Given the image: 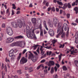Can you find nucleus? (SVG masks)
Instances as JSON below:
<instances>
[{
  "label": "nucleus",
  "instance_id": "7ed1b4c3",
  "mask_svg": "<svg viewBox=\"0 0 78 78\" xmlns=\"http://www.w3.org/2000/svg\"><path fill=\"white\" fill-rule=\"evenodd\" d=\"M63 32H64V30H63V27H62L61 28V27H60L59 28V26L58 27V28L57 30V33H59V34H57L56 36V37L57 38H58L59 37V36L60 35H61V34H62V33H63Z\"/></svg>",
  "mask_w": 78,
  "mask_h": 78
},
{
  "label": "nucleus",
  "instance_id": "338daca9",
  "mask_svg": "<svg viewBox=\"0 0 78 78\" xmlns=\"http://www.w3.org/2000/svg\"><path fill=\"white\" fill-rule=\"evenodd\" d=\"M75 2H74L72 4V6H75Z\"/></svg>",
  "mask_w": 78,
  "mask_h": 78
},
{
  "label": "nucleus",
  "instance_id": "0e129e2a",
  "mask_svg": "<svg viewBox=\"0 0 78 78\" xmlns=\"http://www.w3.org/2000/svg\"><path fill=\"white\" fill-rule=\"evenodd\" d=\"M75 42L76 43V44H78V39H76L75 40Z\"/></svg>",
  "mask_w": 78,
  "mask_h": 78
},
{
  "label": "nucleus",
  "instance_id": "4468645a",
  "mask_svg": "<svg viewBox=\"0 0 78 78\" xmlns=\"http://www.w3.org/2000/svg\"><path fill=\"white\" fill-rule=\"evenodd\" d=\"M9 57H11L12 56H14V53L13 52V51L11 50L9 52Z\"/></svg>",
  "mask_w": 78,
  "mask_h": 78
},
{
  "label": "nucleus",
  "instance_id": "f8f14e48",
  "mask_svg": "<svg viewBox=\"0 0 78 78\" xmlns=\"http://www.w3.org/2000/svg\"><path fill=\"white\" fill-rule=\"evenodd\" d=\"M49 34L51 36H54V31L52 30H49Z\"/></svg>",
  "mask_w": 78,
  "mask_h": 78
},
{
  "label": "nucleus",
  "instance_id": "6ab92c4d",
  "mask_svg": "<svg viewBox=\"0 0 78 78\" xmlns=\"http://www.w3.org/2000/svg\"><path fill=\"white\" fill-rule=\"evenodd\" d=\"M74 9V11H76V14H78V7H75Z\"/></svg>",
  "mask_w": 78,
  "mask_h": 78
},
{
  "label": "nucleus",
  "instance_id": "9b49d317",
  "mask_svg": "<svg viewBox=\"0 0 78 78\" xmlns=\"http://www.w3.org/2000/svg\"><path fill=\"white\" fill-rule=\"evenodd\" d=\"M55 65V62L53 61H50L48 63V66H51Z\"/></svg>",
  "mask_w": 78,
  "mask_h": 78
},
{
  "label": "nucleus",
  "instance_id": "774afa93",
  "mask_svg": "<svg viewBox=\"0 0 78 78\" xmlns=\"http://www.w3.org/2000/svg\"><path fill=\"white\" fill-rule=\"evenodd\" d=\"M29 6L30 8L32 7L33 6V5H32V4H30V5Z\"/></svg>",
  "mask_w": 78,
  "mask_h": 78
},
{
  "label": "nucleus",
  "instance_id": "e2e57ef3",
  "mask_svg": "<svg viewBox=\"0 0 78 78\" xmlns=\"http://www.w3.org/2000/svg\"><path fill=\"white\" fill-rule=\"evenodd\" d=\"M44 34H46V33H47V32L45 30H44Z\"/></svg>",
  "mask_w": 78,
  "mask_h": 78
},
{
  "label": "nucleus",
  "instance_id": "c85d7f7f",
  "mask_svg": "<svg viewBox=\"0 0 78 78\" xmlns=\"http://www.w3.org/2000/svg\"><path fill=\"white\" fill-rule=\"evenodd\" d=\"M31 60L33 62H34L36 61V58L34 57L33 58L31 59Z\"/></svg>",
  "mask_w": 78,
  "mask_h": 78
},
{
  "label": "nucleus",
  "instance_id": "4be33fe9",
  "mask_svg": "<svg viewBox=\"0 0 78 78\" xmlns=\"http://www.w3.org/2000/svg\"><path fill=\"white\" fill-rule=\"evenodd\" d=\"M6 14L8 15V16L10 15V12L9 11V9H7L6 11Z\"/></svg>",
  "mask_w": 78,
  "mask_h": 78
},
{
  "label": "nucleus",
  "instance_id": "473e14b6",
  "mask_svg": "<svg viewBox=\"0 0 78 78\" xmlns=\"http://www.w3.org/2000/svg\"><path fill=\"white\" fill-rule=\"evenodd\" d=\"M39 46H39V45H37L34 46V50H36V48H37V47Z\"/></svg>",
  "mask_w": 78,
  "mask_h": 78
},
{
  "label": "nucleus",
  "instance_id": "aec40b11",
  "mask_svg": "<svg viewBox=\"0 0 78 78\" xmlns=\"http://www.w3.org/2000/svg\"><path fill=\"white\" fill-rule=\"evenodd\" d=\"M28 70H29V73H31L33 71V69L32 67H30L29 69H28Z\"/></svg>",
  "mask_w": 78,
  "mask_h": 78
},
{
  "label": "nucleus",
  "instance_id": "412c9836",
  "mask_svg": "<svg viewBox=\"0 0 78 78\" xmlns=\"http://www.w3.org/2000/svg\"><path fill=\"white\" fill-rule=\"evenodd\" d=\"M74 63L76 67H78V61L75 60L74 61Z\"/></svg>",
  "mask_w": 78,
  "mask_h": 78
},
{
  "label": "nucleus",
  "instance_id": "2f4dec72",
  "mask_svg": "<svg viewBox=\"0 0 78 78\" xmlns=\"http://www.w3.org/2000/svg\"><path fill=\"white\" fill-rule=\"evenodd\" d=\"M48 23L49 26H50L51 27V28H53V24H51L50 22H49Z\"/></svg>",
  "mask_w": 78,
  "mask_h": 78
},
{
  "label": "nucleus",
  "instance_id": "a211bd4d",
  "mask_svg": "<svg viewBox=\"0 0 78 78\" xmlns=\"http://www.w3.org/2000/svg\"><path fill=\"white\" fill-rule=\"evenodd\" d=\"M23 38V37L21 35H20L19 36L16 37H15V39H22V38Z\"/></svg>",
  "mask_w": 78,
  "mask_h": 78
},
{
  "label": "nucleus",
  "instance_id": "37998d69",
  "mask_svg": "<svg viewBox=\"0 0 78 78\" xmlns=\"http://www.w3.org/2000/svg\"><path fill=\"white\" fill-rule=\"evenodd\" d=\"M58 58H59V61H61V55H59L58 56Z\"/></svg>",
  "mask_w": 78,
  "mask_h": 78
},
{
  "label": "nucleus",
  "instance_id": "7c9ffc66",
  "mask_svg": "<svg viewBox=\"0 0 78 78\" xmlns=\"http://www.w3.org/2000/svg\"><path fill=\"white\" fill-rule=\"evenodd\" d=\"M12 6H13L12 8L14 9H16V5L15 4H12Z\"/></svg>",
  "mask_w": 78,
  "mask_h": 78
},
{
  "label": "nucleus",
  "instance_id": "5701e85b",
  "mask_svg": "<svg viewBox=\"0 0 78 78\" xmlns=\"http://www.w3.org/2000/svg\"><path fill=\"white\" fill-rule=\"evenodd\" d=\"M57 2L58 5H60V6H62V5H63V3H62L61 2L57 1Z\"/></svg>",
  "mask_w": 78,
  "mask_h": 78
},
{
  "label": "nucleus",
  "instance_id": "6e6552de",
  "mask_svg": "<svg viewBox=\"0 0 78 78\" xmlns=\"http://www.w3.org/2000/svg\"><path fill=\"white\" fill-rule=\"evenodd\" d=\"M28 61V60L27 59L23 57L20 60V63L21 64H23L26 63Z\"/></svg>",
  "mask_w": 78,
  "mask_h": 78
},
{
  "label": "nucleus",
  "instance_id": "4d7b16f0",
  "mask_svg": "<svg viewBox=\"0 0 78 78\" xmlns=\"http://www.w3.org/2000/svg\"><path fill=\"white\" fill-rule=\"evenodd\" d=\"M64 36H65V33H63L62 35L61 36V37H62H62H63Z\"/></svg>",
  "mask_w": 78,
  "mask_h": 78
},
{
  "label": "nucleus",
  "instance_id": "69168bd1",
  "mask_svg": "<svg viewBox=\"0 0 78 78\" xmlns=\"http://www.w3.org/2000/svg\"><path fill=\"white\" fill-rule=\"evenodd\" d=\"M50 10H51V8L50 7L48 8V11L49 12Z\"/></svg>",
  "mask_w": 78,
  "mask_h": 78
},
{
  "label": "nucleus",
  "instance_id": "c756f323",
  "mask_svg": "<svg viewBox=\"0 0 78 78\" xmlns=\"http://www.w3.org/2000/svg\"><path fill=\"white\" fill-rule=\"evenodd\" d=\"M12 50L13 51V53H17V52L18 51L17 49H12Z\"/></svg>",
  "mask_w": 78,
  "mask_h": 78
},
{
  "label": "nucleus",
  "instance_id": "09e8293b",
  "mask_svg": "<svg viewBox=\"0 0 78 78\" xmlns=\"http://www.w3.org/2000/svg\"><path fill=\"white\" fill-rule=\"evenodd\" d=\"M27 51V49H24L23 52V54H25V52Z\"/></svg>",
  "mask_w": 78,
  "mask_h": 78
},
{
  "label": "nucleus",
  "instance_id": "a18cd8bd",
  "mask_svg": "<svg viewBox=\"0 0 78 78\" xmlns=\"http://www.w3.org/2000/svg\"><path fill=\"white\" fill-rule=\"evenodd\" d=\"M2 6H4V7H5V9H7V7H6V5H4V4H2Z\"/></svg>",
  "mask_w": 78,
  "mask_h": 78
},
{
  "label": "nucleus",
  "instance_id": "72a5a7b5",
  "mask_svg": "<svg viewBox=\"0 0 78 78\" xmlns=\"http://www.w3.org/2000/svg\"><path fill=\"white\" fill-rule=\"evenodd\" d=\"M70 51L71 53H70V54L71 55H74V49H73V50H70L69 51Z\"/></svg>",
  "mask_w": 78,
  "mask_h": 78
},
{
  "label": "nucleus",
  "instance_id": "3c124183",
  "mask_svg": "<svg viewBox=\"0 0 78 78\" xmlns=\"http://www.w3.org/2000/svg\"><path fill=\"white\" fill-rule=\"evenodd\" d=\"M58 8L59 9H61V8H62V9H64V10L65 9H64V5L63 7H62L60 6H59Z\"/></svg>",
  "mask_w": 78,
  "mask_h": 78
},
{
  "label": "nucleus",
  "instance_id": "4c0bfd02",
  "mask_svg": "<svg viewBox=\"0 0 78 78\" xmlns=\"http://www.w3.org/2000/svg\"><path fill=\"white\" fill-rule=\"evenodd\" d=\"M70 15L69 14H67L66 15V17L67 19H69L70 18Z\"/></svg>",
  "mask_w": 78,
  "mask_h": 78
},
{
  "label": "nucleus",
  "instance_id": "39448f33",
  "mask_svg": "<svg viewBox=\"0 0 78 78\" xmlns=\"http://www.w3.org/2000/svg\"><path fill=\"white\" fill-rule=\"evenodd\" d=\"M16 45H18L22 48L23 47V46L22 45V43L21 42H14L12 43L11 45V47H14V46H16Z\"/></svg>",
  "mask_w": 78,
  "mask_h": 78
},
{
  "label": "nucleus",
  "instance_id": "393cba45",
  "mask_svg": "<svg viewBox=\"0 0 78 78\" xmlns=\"http://www.w3.org/2000/svg\"><path fill=\"white\" fill-rule=\"evenodd\" d=\"M40 36L41 37H43L44 36L43 34V30H40Z\"/></svg>",
  "mask_w": 78,
  "mask_h": 78
},
{
  "label": "nucleus",
  "instance_id": "b1692460",
  "mask_svg": "<svg viewBox=\"0 0 78 78\" xmlns=\"http://www.w3.org/2000/svg\"><path fill=\"white\" fill-rule=\"evenodd\" d=\"M62 69L63 70H64V71H66V70H67V67L66 66H63L62 67Z\"/></svg>",
  "mask_w": 78,
  "mask_h": 78
},
{
  "label": "nucleus",
  "instance_id": "49530a36",
  "mask_svg": "<svg viewBox=\"0 0 78 78\" xmlns=\"http://www.w3.org/2000/svg\"><path fill=\"white\" fill-rule=\"evenodd\" d=\"M55 10L56 11V12H59V8H56L55 9Z\"/></svg>",
  "mask_w": 78,
  "mask_h": 78
},
{
  "label": "nucleus",
  "instance_id": "cd10ccee",
  "mask_svg": "<svg viewBox=\"0 0 78 78\" xmlns=\"http://www.w3.org/2000/svg\"><path fill=\"white\" fill-rule=\"evenodd\" d=\"M53 73H54V68L53 67H52L51 70V73L52 74Z\"/></svg>",
  "mask_w": 78,
  "mask_h": 78
},
{
  "label": "nucleus",
  "instance_id": "a19ab883",
  "mask_svg": "<svg viewBox=\"0 0 78 78\" xmlns=\"http://www.w3.org/2000/svg\"><path fill=\"white\" fill-rule=\"evenodd\" d=\"M51 10L52 11H53L54 12V11H55V7H53L51 9Z\"/></svg>",
  "mask_w": 78,
  "mask_h": 78
},
{
  "label": "nucleus",
  "instance_id": "de8ad7c7",
  "mask_svg": "<svg viewBox=\"0 0 78 78\" xmlns=\"http://www.w3.org/2000/svg\"><path fill=\"white\" fill-rule=\"evenodd\" d=\"M2 28H5V24L3 23L2 25Z\"/></svg>",
  "mask_w": 78,
  "mask_h": 78
},
{
  "label": "nucleus",
  "instance_id": "bb28decb",
  "mask_svg": "<svg viewBox=\"0 0 78 78\" xmlns=\"http://www.w3.org/2000/svg\"><path fill=\"white\" fill-rule=\"evenodd\" d=\"M21 72H22V70H21V69L18 70L17 71V73H18L19 75H21V74L22 73H21Z\"/></svg>",
  "mask_w": 78,
  "mask_h": 78
},
{
  "label": "nucleus",
  "instance_id": "c03bdc74",
  "mask_svg": "<svg viewBox=\"0 0 78 78\" xmlns=\"http://www.w3.org/2000/svg\"><path fill=\"white\" fill-rule=\"evenodd\" d=\"M45 56H46V54H45L44 55H43L41 57V58H45Z\"/></svg>",
  "mask_w": 78,
  "mask_h": 78
},
{
  "label": "nucleus",
  "instance_id": "bf43d9fd",
  "mask_svg": "<svg viewBox=\"0 0 78 78\" xmlns=\"http://www.w3.org/2000/svg\"><path fill=\"white\" fill-rule=\"evenodd\" d=\"M14 11L13 10L12 11V16H13V15H14Z\"/></svg>",
  "mask_w": 78,
  "mask_h": 78
},
{
  "label": "nucleus",
  "instance_id": "f704fd0d",
  "mask_svg": "<svg viewBox=\"0 0 78 78\" xmlns=\"http://www.w3.org/2000/svg\"><path fill=\"white\" fill-rule=\"evenodd\" d=\"M57 40H53L52 41V43L53 44H55L56 42H57Z\"/></svg>",
  "mask_w": 78,
  "mask_h": 78
},
{
  "label": "nucleus",
  "instance_id": "603ef678",
  "mask_svg": "<svg viewBox=\"0 0 78 78\" xmlns=\"http://www.w3.org/2000/svg\"><path fill=\"white\" fill-rule=\"evenodd\" d=\"M41 65H40L37 68V70H39V69L41 68Z\"/></svg>",
  "mask_w": 78,
  "mask_h": 78
},
{
  "label": "nucleus",
  "instance_id": "9d476101",
  "mask_svg": "<svg viewBox=\"0 0 78 78\" xmlns=\"http://www.w3.org/2000/svg\"><path fill=\"white\" fill-rule=\"evenodd\" d=\"M14 39V38L11 37H9L7 38L6 42L7 43H11V42H12Z\"/></svg>",
  "mask_w": 78,
  "mask_h": 78
},
{
  "label": "nucleus",
  "instance_id": "c9c22d12",
  "mask_svg": "<svg viewBox=\"0 0 78 78\" xmlns=\"http://www.w3.org/2000/svg\"><path fill=\"white\" fill-rule=\"evenodd\" d=\"M1 14L2 15H3L4 14H5V11L4 10L2 12V11H1Z\"/></svg>",
  "mask_w": 78,
  "mask_h": 78
},
{
  "label": "nucleus",
  "instance_id": "052dcab7",
  "mask_svg": "<svg viewBox=\"0 0 78 78\" xmlns=\"http://www.w3.org/2000/svg\"><path fill=\"white\" fill-rule=\"evenodd\" d=\"M44 73H47V69L44 70Z\"/></svg>",
  "mask_w": 78,
  "mask_h": 78
},
{
  "label": "nucleus",
  "instance_id": "f03ea898",
  "mask_svg": "<svg viewBox=\"0 0 78 78\" xmlns=\"http://www.w3.org/2000/svg\"><path fill=\"white\" fill-rule=\"evenodd\" d=\"M12 26L14 28H17L18 27H22V25H25V22H23L20 20H18L17 23L13 22L12 23Z\"/></svg>",
  "mask_w": 78,
  "mask_h": 78
},
{
  "label": "nucleus",
  "instance_id": "423d86ee",
  "mask_svg": "<svg viewBox=\"0 0 78 78\" xmlns=\"http://www.w3.org/2000/svg\"><path fill=\"white\" fill-rule=\"evenodd\" d=\"M7 33L9 36H12L13 34V31L11 27H8L6 30Z\"/></svg>",
  "mask_w": 78,
  "mask_h": 78
},
{
  "label": "nucleus",
  "instance_id": "ea45409f",
  "mask_svg": "<svg viewBox=\"0 0 78 78\" xmlns=\"http://www.w3.org/2000/svg\"><path fill=\"white\" fill-rule=\"evenodd\" d=\"M41 77H42V78H45V75H44V74L42 73L41 74Z\"/></svg>",
  "mask_w": 78,
  "mask_h": 78
},
{
  "label": "nucleus",
  "instance_id": "680f3d73",
  "mask_svg": "<svg viewBox=\"0 0 78 78\" xmlns=\"http://www.w3.org/2000/svg\"><path fill=\"white\" fill-rule=\"evenodd\" d=\"M62 13V10L60 9V13L59 14H61Z\"/></svg>",
  "mask_w": 78,
  "mask_h": 78
},
{
  "label": "nucleus",
  "instance_id": "79ce46f5",
  "mask_svg": "<svg viewBox=\"0 0 78 78\" xmlns=\"http://www.w3.org/2000/svg\"><path fill=\"white\" fill-rule=\"evenodd\" d=\"M55 65L58 68H59L60 67V66L59 65V64H58V63H56L55 64Z\"/></svg>",
  "mask_w": 78,
  "mask_h": 78
},
{
  "label": "nucleus",
  "instance_id": "5fc2aeb1",
  "mask_svg": "<svg viewBox=\"0 0 78 78\" xmlns=\"http://www.w3.org/2000/svg\"><path fill=\"white\" fill-rule=\"evenodd\" d=\"M45 61V60H42L41 61V63H43V62H44Z\"/></svg>",
  "mask_w": 78,
  "mask_h": 78
},
{
  "label": "nucleus",
  "instance_id": "e433bc0d",
  "mask_svg": "<svg viewBox=\"0 0 78 78\" xmlns=\"http://www.w3.org/2000/svg\"><path fill=\"white\" fill-rule=\"evenodd\" d=\"M39 28L40 30H42V23H41L39 25Z\"/></svg>",
  "mask_w": 78,
  "mask_h": 78
},
{
  "label": "nucleus",
  "instance_id": "20e7f679",
  "mask_svg": "<svg viewBox=\"0 0 78 78\" xmlns=\"http://www.w3.org/2000/svg\"><path fill=\"white\" fill-rule=\"evenodd\" d=\"M63 28H64L65 31H66V30H67L66 35V36L67 37L69 36V27H68V25H67V23H65L63 25Z\"/></svg>",
  "mask_w": 78,
  "mask_h": 78
},
{
  "label": "nucleus",
  "instance_id": "ddd939ff",
  "mask_svg": "<svg viewBox=\"0 0 78 78\" xmlns=\"http://www.w3.org/2000/svg\"><path fill=\"white\" fill-rule=\"evenodd\" d=\"M44 25V27L45 28L46 30L47 31H48V28L47 27V24H46V21H45L44 20L43 21Z\"/></svg>",
  "mask_w": 78,
  "mask_h": 78
},
{
  "label": "nucleus",
  "instance_id": "dca6fc26",
  "mask_svg": "<svg viewBox=\"0 0 78 78\" xmlns=\"http://www.w3.org/2000/svg\"><path fill=\"white\" fill-rule=\"evenodd\" d=\"M29 57L28 59H32V58H33L34 57V55L32 53H31V54H29Z\"/></svg>",
  "mask_w": 78,
  "mask_h": 78
},
{
  "label": "nucleus",
  "instance_id": "0eeeda50",
  "mask_svg": "<svg viewBox=\"0 0 78 78\" xmlns=\"http://www.w3.org/2000/svg\"><path fill=\"white\" fill-rule=\"evenodd\" d=\"M64 7L63 9H66L67 8H68L70 9L71 8L72 6H71V4H70V3H68V4L67 3H65L64 4H63Z\"/></svg>",
  "mask_w": 78,
  "mask_h": 78
},
{
  "label": "nucleus",
  "instance_id": "13d9d810",
  "mask_svg": "<svg viewBox=\"0 0 78 78\" xmlns=\"http://www.w3.org/2000/svg\"><path fill=\"white\" fill-rule=\"evenodd\" d=\"M45 5H46V6H48L49 5V3H48V2H47L46 3Z\"/></svg>",
  "mask_w": 78,
  "mask_h": 78
},
{
  "label": "nucleus",
  "instance_id": "864d4df0",
  "mask_svg": "<svg viewBox=\"0 0 78 78\" xmlns=\"http://www.w3.org/2000/svg\"><path fill=\"white\" fill-rule=\"evenodd\" d=\"M40 50L41 52V53L42 54L43 52V51H44V49H42L40 48Z\"/></svg>",
  "mask_w": 78,
  "mask_h": 78
},
{
  "label": "nucleus",
  "instance_id": "2eb2a0df",
  "mask_svg": "<svg viewBox=\"0 0 78 78\" xmlns=\"http://www.w3.org/2000/svg\"><path fill=\"white\" fill-rule=\"evenodd\" d=\"M58 22V20L56 18H54L53 19V23L54 25H56L57 24V22Z\"/></svg>",
  "mask_w": 78,
  "mask_h": 78
},
{
  "label": "nucleus",
  "instance_id": "58836bf2",
  "mask_svg": "<svg viewBox=\"0 0 78 78\" xmlns=\"http://www.w3.org/2000/svg\"><path fill=\"white\" fill-rule=\"evenodd\" d=\"M5 61L6 62H10V61H9V60L7 59V57H6V58H5Z\"/></svg>",
  "mask_w": 78,
  "mask_h": 78
},
{
  "label": "nucleus",
  "instance_id": "f3484780",
  "mask_svg": "<svg viewBox=\"0 0 78 78\" xmlns=\"http://www.w3.org/2000/svg\"><path fill=\"white\" fill-rule=\"evenodd\" d=\"M22 55V53H20L19 54V56H18L17 58V61H19L20 58H21V55Z\"/></svg>",
  "mask_w": 78,
  "mask_h": 78
},
{
  "label": "nucleus",
  "instance_id": "6e6d98bb",
  "mask_svg": "<svg viewBox=\"0 0 78 78\" xmlns=\"http://www.w3.org/2000/svg\"><path fill=\"white\" fill-rule=\"evenodd\" d=\"M71 24L73 25H74V26H75L77 25V24L76 23H72Z\"/></svg>",
  "mask_w": 78,
  "mask_h": 78
},
{
  "label": "nucleus",
  "instance_id": "a878e982",
  "mask_svg": "<svg viewBox=\"0 0 78 78\" xmlns=\"http://www.w3.org/2000/svg\"><path fill=\"white\" fill-rule=\"evenodd\" d=\"M4 70L5 72H8V70L7 69V66L5 65Z\"/></svg>",
  "mask_w": 78,
  "mask_h": 78
},
{
  "label": "nucleus",
  "instance_id": "8fccbe9b",
  "mask_svg": "<svg viewBox=\"0 0 78 78\" xmlns=\"http://www.w3.org/2000/svg\"><path fill=\"white\" fill-rule=\"evenodd\" d=\"M54 69L55 72H57V71L58 70V68H57V67H56V66L55 67Z\"/></svg>",
  "mask_w": 78,
  "mask_h": 78
},
{
  "label": "nucleus",
  "instance_id": "1a4fd4ad",
  "mask_svg": "<svg viewBox=\"0 0 78 78\" xmlns=\"http://www.w3.org/2000/svg\"><path fill=\"white\" fill-rule=\"evenodd\" d=\"M32 22L34 26V28L37 27V24H36V19L33 18L32 19Z\"/></svg>",
  "mask_w": 78,
  "mask_h": 78
},
{
  "label": "nucleus",
  "instance_id": "f257e3e1",
  "mask_svg": "<svg viewBox=\"0 0 78 78\" xmlns=\"http://www.w3.org/2000/svg\"><path fill=\"white\" fill-rule=\"evenodd\" d=\"M31 31L30 30V27L28 26L26 27V33L27 37H30L31 39H34L35 40H37V37L36 35L34 34V30L33 29V27H32L30 29Z\"/></svg>",
  "mask_w": 78,
  "mask_h": 78
}]
</instances>
